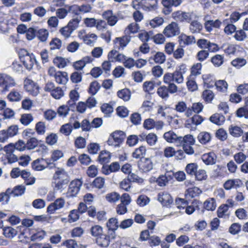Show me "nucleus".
I'll list each match as a JSON object with an SVG mask.
<instances>
[{
  "label": "nucleus",
  "instance_id": "nucleus-1",
  "mask_svg": "<svg viewBox=\"0 0 248 248\" xmlns=\"http://www.w3.org/2000/svg\"><path fill=\"white\" fill-rule=\"evenodd\" d=\"M53 179L55 180L54 188L57 190L62 191L70 181V177L63 169L58 168L53 176Z\"/></svg>",
  "mask_w": 248,
  "mask_h": 248
},
{
  "label": "nucleus",
  "instance_id": "nucleus-2",
  "mask_svg": "<svg viewBox=\"0 0 248 248\" xmlns=\"http://www.w3.org/2000/svg\"><path fill=\"white\" fill-rule=\"evenodd\" d=\"M125 138L124 133L120 130H118L112 133L109 136L107 142L110 146L119 147L124 141Z\"/></svg>",
  "mask_w": 248,
  "mask_h": 248
},
{
  "label": "nucleus",
  "instance_id": "nucleus-3",
  "mask_svg": "<svg viewBox=\"0 0 248 248\" xmlns=\"http://www.w3.org/2000/svg\"><path fill=\"white\" fill-rule=\"evenodd\" d=\"M174 143L176 146H181L186 143V144L193 145L195 143V140L191 135H187L185 137H178L173 132H171V143Z\"/></svg>",
  "mask_w": 248,
  "mask_h": 248
},
{
  "label": "nucleus",
  "instance_id": "nucleus-4",
  "mask_svg": "<svg viewBox=\"0 0 248 248\" xmlns=\"http://www.w3.org/2000/svg\"><path fill=\"white\" fill-rule=\"evenodd\" d=\"M82 185V182L79 179H75L71 181L66 192V197H76L79 192Z\"/></svg>",
  "mask_w": 248,
  "mask_h": 248
},
{
  "label": "nucleus",
  "instance_id": "nucleus-5",
  "mask_svg": "<svg viewBox=\"0 0 248 248\" xmlns=\"http://www.w3.org/2000/svg\"><path fill=\"white\" fill-rule=\"evenodd\" d=\"M24 52L25 54L23 56H20V59L26 68L30 70L32 68L34 62H37L32 53L30 54L25 50Z\"/></svg>",
  "mask_w": 248,
  "mask_h": 248
},
{
  "label": "nucleus",
  "instance_id": "nucleus-6",
  "mask_svg": "<svg viewBox=\"0 0 248 248\" xmlns=\"http://www.w3.org/2000/svg\"><path fill=\"white\" fill-rule=\"evenodd\" d=\"M188 202L184 199L178 198L175 200V205L172 207L171 215H174L178 212L183 213L185 208L187 206Z\"/></svg>",
  "mask_w": 248,
  "mask_h": 248
},
{
  "label": "nucleus",
  "instance_id": "nucleus-7",
  "mask_svg": "<svg viewBox=\"0 0 248 248\" xmlns=\"http://www.w3.org/2000/svg\"><path fill=\"white\" fill-rule=\"evenodd\" d=\"M139 170L142 172H148L153 169V163L151 158H144L138 163Z\"/></svg>",
  "mask_w": 248,
  "mask_h": 248
},
{
  "label": "nucleus",
  "instance_id": "nucleus-8",
  "mask_svg": "<svg viewBox=\"0 0 248 248\" xmlns=\"http://www.w3.org/2000/svg\"><path fill=\"white\" fill-rule=\"evenodd\" d=\"M4 151L5 152V157L9 163H13L18 160L17 157L14 154L15 148L12 144L4 146Z\"/></svg>",
  "mask_w": 248,
  "mask_h": 248
},
{
  "label": "nucleus",
  "instance_id": "nucleus-9",
  "mask_svg": "<svg viewBox=\"0 0 248 248\" xmlns=\"http://www.w3.org/2000/svg\"><path fill=\"white\" fill-rule=\"evenodd\" d=\"M24 88L28 93L33 96L37 95L39 93L38 86L30 79L25 80Z\"/></svg>",
  "mask_w": 248,
  "mask_h": 248
},
{
  "label": "nucleus",
  "instance_id": "nucleus-10",
  "mask_svg": "<svg viewBox=\"0 0 248 248\" xmlns=\"http://www.w3.org/2000/svg\"><path fill=\"white\" fill-rule=\"evenodd\" d=\"M131 40V36L129 35H124L120 37H116L113 41L115 47L119 49H124L128 44Z\"/></svg>",
  "mask_w": 248,
  "mask_h": 248
},
{
  "label": "nucleus",
  "instance_id": "nucleus-11",
  "mask_svg": "<svg viewBox=\"0 0 248 248\" xmlns=\"http://www.w3.org/2000/svg\"><path fill=\"white\" fill-rule=\"evenodd\" d=\"M64 204V200L62 198H58L48 206L47 212L50 214H54L56 210L62 208Z\"/></svg>",
  "mask_w": 248,
  "mask_h": 248
},
{
  "label": "nucleus",
  "instance_id": "nucleus-12",
  "mask_svg": "<svg viewBox=\"0 0 248 248\" xmlns=\"http://www.w3.org/2000/svg\"><path fill=\"white\" fill-rule=\"evenodd\" d=\"M111 235L103 233L96 238V244L101 247L106 248L108 246L110 243V239Z\"/></svg>",
  "mask_w": 248,
  "mask_h": 248
},
{
  "label": "nucleus",
  "instance_id": "nucleus-13",
  "mask_svg": "<svg viewBox=\"0 0 248 248\" xmlns=\"http://www.w3.org/2000/svg\"><path fill=\"white\" fill-rule=\"evenodd\" d=\"M26 187L23 185H18L13 189L7 188V192L10 193L11 196L18 197L22 195L25 191Z\"/></svg>",
  "mask_w": 248,
  "mask_h": 248
},
{
  "label": "nucleus",
  "instance_id": "nucleus-14",
  "mask_svg": "<svg viewBox=\"0 0 248 248\" xmlns=\"http://www.w3.org/2000/svg\"><path fill=\"white\" fill-rule=\"evenodd\" d=\"M107 226L108 231L111 232V238H114V232L119 227L117 219L116 218H110L107 223Z\"/></svg>",
  "mask_w": 248,
  "mask_h": 248
},
{
  "label": "nucleus",
  "instance_id": "nucleus-15",
  "mask_svg": "<svg viewBox=\"0 0 248 248\" xmlns=\"http://www.w3.org/2000/svg\"><path fill=\"white\" fill-rule=\"evenodd\" d=\"M46 160L43 158H38L31 163L32 168L36 171H41L46 168Z\"/></svg>",
  "mask_w": 248,
  "mask_h": 248
},
{
  "label": "nucleus",
  "instance_id": "nucleus-16",
  "mask_svg": "<svg viewBox=\"0 0 248 248\" xmlns=\"http://www.w3.org/2000/svg\"><path fill=\"white\" fill-rule=\"evenodd\" d=\"M178 42L181 45L182 43H183L184 45L187 46L195 43L196 40L193 36H187L186 34H182L178 37Z\"/></svg>",
  "mask_w": 248,
  "mask_h": 248
},
{
  "label": "nucleus",
  "instance_id": "nucleus-17",
  "mask_svg": "<svg viewBox=\"0 0 248 248\" xmlns=\"http://www.w3.org/2000/svg\"><path fill=\"white\" fill-rule=\"evenodd\" d=\"M158 200L163 206L168 207L170 205V195L168 192L159 193Z\"/></svg>",
  "mask_w": 248,
  "mask_h": 248
},
{
  "label": "nucleus",
  "instance_id": "nucleus-18",
  "mask_svg": "<svg viewBox=\"0 0 248 248\" xmlns=\"http://www.w3.org/2000/svg\"><path fill=\"white\" fill-rule=\"evenodd\" d=\"M157 1H148L147 0H141L140 3L142 8L146 11L154 10L156 8Z\"/></svg>",
  "mask_w": 248,
  "mask_h": 248
},
{
  "label": "nucleus",
  "instance_id": "nucleus-19",
  "mask_svg": "<svg viewBox=\"0 0 248 248\" xmlns=\"http://www.w3.org/2000/svg\"><path fill=\"white\" fill-rule=\"evenodd\" d=\"M202 159L203 162L207 165L215 164L216 162V156L213 153L203 155Z\"/></svg>",
  "mask_w": 248,
  "mask_h": 248
},
{
  "label": "nucleus",
  "instance_id": "nucleus-20",
  "mask_svg": "<svg viewBox=\"0 0 248 248\" xmlns=\"http://www.w3.org/2000/svg\"><path fill=\"white\" fill-rule=\"evenodd\" d=\"M55 81L60 84H65L68 81V74L65 72L58 71L55 77Z\"/></svg>",
  "mask_w": 248,
  "mask_h": 248
},
{
  "label": "nucleus",
  "instance_id": "nucleus-21",
  "mask_svg": "<svg viewBox=\"0 0 248 248\" xmlns=\"http://www.w3.org/2000/svg\"><path fill=\"white\" fill-rule=\"evenodd\" d=\"M210 121L217 125H220L225 122V117L219 113H215L212 115L209 118Z\"/></svg>",
  "mask_w": 248,
  "mask_h": 248
},
{
  "label": "nucleus",
  "instance_id": "nucleus-22",
  "mask_svg": "<svg viewBox=\"0 0 248 248\" xmlns=\"http://www.w3.org/2000/svg\"><path fill=\"white\" fill-rule=\"evenodd\" d=\"M146 149L145 146H141L136 148L132 153V156L134 158L142 159L146 154Z\"/></svg>",
  "mask_w": 248,
  "mask_h": 248
},
{
  "label": "nucleus",
  "instance_id": "nucleus-23",
  "mask_svg": "<svg viewBox=\"0 0 248 248\" xmlns=\"http://www.w3.org/2000/svg\"><path fill=\"white\" fill-rule=\"evenodd\" d=\"M46 235V232L45 231L38 229L36 230V232L32 233L31 236V240L32 241H41L42 240Z\"/></svg>",
  "mask_w": 248,
  "mask_h": 248
},
{
  "label": "nucleus",
  "instance_id": "nucleus-24",
  "mask_svg": "<svg viewBox=\"0 0 248 248\" xmlns=\"http://www.w3.org/2000/svg\"><path fill=\"white\" fill-rule=\"evenodd\" d=\"M90 232L92 236L96 238L103 233V229L100 225H95L91 228Z\"/></svg>",
  "mask_w": 248,
  "mask_h": 248
},
{
  "label": "nucleus",
  "instance_id": "nucleus-25",
  "mask_svg": "<svg viewBox=\"0 0 248 248\" xmlns=\"http://www.w3.org/2000/svg\"><path fill=\"white\" fill-rule=\"evenodd\" d=\"M172 17L177 21H183L188 18L187 13L181 11H177L174 12L172 15Z\"/></svg>",
  "mask_w": 248,
  "mask_h": 248
},
{
  "label": "nucleus",
  "instance_id": "nucleus-26",
  "mask_svg": "<svg viewBox=\"0 0 248 248\" xmlns=\"http://www.w3.org/2000/svg\"><path fill=\"white\" fill-rule=\"evenodd\" d=\"M169 93H170V88L163 86L159 88L157 90V93L159 96L164 99H167L169 98Z\"/></svg>",
  "mask_w": 248,
  "mask_h": 248
},
{
  "label": "nucleus",
  "instance_id": "nucleus-27",
  "mask_svg": "<svg viewBox=\"0 0 248 248\" xmlns=\"http://www.w3.org/2000/svg\"><path fill=\"white\" fill-rule=\"evenodd\" d=\"M4 235L9 238H13L17 233L16 229H14L12 227H6L3 229Z\"/></svg>",
  "mask_w": 248,
  "mask_h": 248
},
{
  "label": "nucleus",
  "instance_id": "nucleus-28",
  "mask_svg": "<svg viewBox=\"0 0 248 248\" xmlns=\"http://www.w3.org/2000/svg\"><path fill=\"white\" fill-rule=\"evenodd\" d=\"M81 16L73 17L69 21L67 25L71 29V30L74 31L78 27L79 24L81 22Z\"/></svg>",
  "mask_w": 248,
  "mask_h": 248
},
{
  "label": "nucleus",
  "instance_id": "nucleus-29",
  "mask_svg": "<svg viewBox=\"0 0 248 248\" xmlns=\"http://www.w3.org/2000/svg\"><path fill=\"white\" fill-rule=\"evenodd\" d=\"M48 31L46 29H37L36 37L41 42H45L48 36Z\"/></svg>",
  "mask_w": 248,
  "mask_h": 248
},
{
  "label": "nucleus",
  "instance_id": "nucleus-30",
  "mask_svg": "<svg viewBox=\"0 0 248 248\" xmlns=\"http://www.w3.org/2000/svg\"><path fill=\"white\" fill-rule=\"evenodd\" d=\"M22 97L21 93L15 90L11 91L7 96L8 99L11 102L19 101Z\"/></svg>",
  "mask_w": 248,
  "mask_h": 248
},
{
  "label": "nucleus",
  "instance_id": "nucleus-31",
  "mask_svg": "<svg viewBox=\"0 0 248 248\" xmlns=\"http://www.w3.org/2000/svg\"><path fill=\"white\" fill-rule=\"evenodd\" d=\"M170 179V175L168 174V175L165 174L164 175H161L159 177H158L157 179L155 178H152L151 181H155L156 180L157 184L160 186H165L168 183L169 180Z\"/></svg>",
  "mask_w": 248,
  "mask_h": 248
},
{
  "label": "nucleus",
  "instance_id": "nucleus-32",
  "mask_svg": "<svg viewBox=\"0 0 248 248\" xmlns=\"http://www.w3.org/2000/svg\"><path fill=\"white\" fill-rule=\"evenodd\" d=\"M229 130L230 134L234 137H239L243 134V130L237 126L231 125Z\"/></svg>",
  "mask_w": 248,
  "mask_h": 248
},
{
  "label": "nucleus",
  "instance_id": "nucleus-33",
  "mask_svg": "<svg viewBox=\"0 0 248 248\" xmlns=\"http://www.w3.org/2000/svg\"><path fill=\"white\" fill-rule=\"evenodd\" d=\"M16 83L14 79L8 75H5V80L4 81V87L2 91H7L9 88L15 86Z\"/></svg>",
  "mask_w": 248,
  "mask_h": 248
},
{
  "label": "nucleus",
  "instance_id": "nucleus-34",
  "mask_svg": "<svg viewBox=\"0 0 248 248\" xmlns=\"http://www.w3.org/2000/svg\"><path fill=\"white\" fill-rule=\"evenodd\" d=\"M198 166L197 163H192L188 164L185 168L186 173L190 175H195L198 170Z\"/></svg>",
  "mask_w": 248,
  "mask_h": 248
},
{
  "label": "nucleus",
  "instance_id": "nucleus-35",
  "mask_svg": "<svg viewBox=\"0 0 248 248\" xmlns=\"http://www.w3.org/2000/svg\"><path fill=\"white\" fill-rule=\"evenodd\" d=\"M202 192V191L199 188L194 187L187 189L186 196L187 198H194L199 196Z\"/></svg>",
  "mask_w": 248,
  "mask_h": 248
},
{
  "label": "nucleus",
  "instance_id": "nucleus-36",
  "mask_svg": "<svg viewBox=\"0 0 248 248\" xmlns=\"http://www.w3.org/2000/svg\"><path fill=\"white\" fill-rule=\"evenodd\" d=\"M66 7L68 9V13L73 15V17H75V16H80L79 15L81 13L79 5L77 4H74L70 6L66 5Z\"/></svg>",
  "mask_w": 248,
  "mask_h": 248
},
{
  "label": "nucleus",
  "instance_id": "nucleus-37",
  "mask_svg": "<svg viewBox=\"0 0 248 248\" xmlns=\"http://www.w3.org/2000/svg\"><path fill=\"white\" fill-rule=\"evenodd\" d=\"M110 159L109 153L106 151H102L98 156V160L102 164H106L108 163Z\"/></svg>",
  "mask_w": 248,
  "mask_h": 248
},
{
  "label": "nucleus",
  "instance_id": "nucleus-38",
  "mask_svg": "<svg viewBox=\"0 0 248 248\" xmlns=\"http://www.w3.org/2000/svg\"><path fill=\"white\" fill-rule=\"evenodd\" d=\"M181 67H183V65ZM182 67L179 70H176L172 74H171V80L175 81L178 83H181L183 81V77L182 73L180 71Z\"/></svg>",
  "mask_w": 248,
  "mask_h": 248
},
{
  "label": "nucleus",
  "instance_id": "nucleus-39",
  "mask_svg": "<svg viewBox=\"0 0 248 248\" xmlns=\"http://www.w3.org/2000/svg\"><path fill=\"white\" fill-rule=\"evenodd\" d=\"M198 139L201 143L205 144L210 140L211 135L208 132H202L199 134Z\"/></svg>",
  "mask_w": 248,
  "mask_h": 248
},
{
  "label": "nucleus",
  "instance_id": "nucleus-40",
  "mask_svg": "<svg viewBox=\"0 0 248 248\" xmlns=\"http://www.w3.org/2000/svg\"><path fill=\"white\" fill-rule=\"evenodd\" d=\"M118 96L125 101H128L130 97V92L127 89H124L117 92Z\"/></svg>",
  "mask_w": 248,
  "mask_h": 248
},
{
  "label": "nucleus",
  "instance_id": "nucleus-41",
  "mask_svg": "<svg viewBox=\"0 0 248 248\" xmlns=\"http://www.w3.org/2000/svg\"><path fill=\"white\" fill-rule=\"evenodd\" d=\"M140 27L139 25L136 23H132L130 24L124 31L125 34H129L130 33H137Z\"/></svg>",
  "mask_w": 248,
  "mask_h": 248
},
{
  "label": "nucleus",
  "instance_id": "nucleus-42",
  "mask_svg": "<svg viewBox=\"0 0 248 248\" xmlns=\"http://www.w3.org/2000/svg\"><path fill=\"white\" fill-rule=\"evenodd\" d=\"M236 115L238 117H244L246 119H248V106L244 105L239 108L236 112Z\"/></svg>",
  "mask_w": 248,
  "mask_h": 248
},
{
  "label": "nucleus",
  "instance_id": "nucleus-43",
  "mask_svg": "<svg viewBox=\"0 0 248 248\" xmlns=\"http://www.w3.org/2000/svg\"><path fill=\"white\" fill-rule=\"evenodd\" d=\"M100 88V85L99 83L97 81H94L90 84L88 92L92 95H94L97 93Z\"/></svg>",
  "mask_w": 248,
  "mask_h": 248
},
{
  "label": "nucleus",
  "instance_id": "nucleus-44",
  "mask_svg": "<svg viewBox=\"0 0 248 248\" xmlns=\"http://www.w3.org/2000/svg\"><path fill=\"white\" fill-rule=\"evenodd\" d=\"M202 28V25L200 22L197 21H193L190 23L189 30L192 33L199 32Z\"/></svg>",
  "mask_w": 248,
  "mask_h": 248
},
{
  "label": "nucleus",
  "instance_id": "nucleus-45",
  "mask_svg": "<svg viewBox=\"0 0 248 248\" xmlns=\"http://www.w3.org/2000/svg\"><path fill=\"white\" fill-rule=\"evenodd\" d=\"M73 129L72 124L70 123H67L62 125L60 129V131L61 133L64 134L65 136H69Z\"/></svg>",
  "mask_w": 248,
  "mask_h": 248
},
{
  "label": "nucleus",
  "instance_id": "nucleus-46",
  "mask_svg": "<svg viewBox=\"0 0 248 248\" xmlns=\"http://www.w3.org/2000/svg\"><path fill=\"white\" fill-rule=\"evenodd\" d=\"M149 202V198L145 195H140L137 199V203L141 207L145 206Z\"/></svg>",
  "mask_w": 248,
  "mask_h": 248
},
{
  "label": "nucleus",
  "instance_id": "nucleus-47",
  "mask_svg": "<svg viewBox=\"0 0 248 248\" xmlns=\"http://www.w3.org/2000/svg\"><path fill=\"white\" fill-rule=\"evenodd\" d=\"M33 121V117L31 114H24L20 119V121L24 125H29Z\"/></svg>",
  "mask_w": 248,
  "mask_h": 248
},
{
  "label": "nucleus",
  "instance_id": "nucleus-48",
  "mask_svg": "<svg viewBox=\"0 0 248 248\" xmlns=\"http://www.w3.org/2000/svg\"><path fill=\"white\" fill-rule=\"evenodd\" d=\"M211 62L217 67H219L223 63V56L221 55L217 54L211 59Z\"/></svg>",
  "mask_w": 248,
  "mask_h": 248
},
{
  "label": "nucleus",
  "instance_id": "nucleus-49",
  "mask_svg": "<svg viewBox=\"0 0 248 248\" xmlns=\"http://www.w3.org/2000/svg\"><path fill=\"white\" fill-rule=\"evenodd\" d=\"M215 85L217 90L222 92H225L228 88L227 83L223 80H220L216 82Z\"/></svg>",
  "mask_w": 248,
  "mask_h": 248
},
{
  "label": "nucleus",
  "instance_id": "nucleus-50",
  "mask_svg": "<svg viewBox=\"0 0 248 248\" xmlns=\"http://www.w3.org/2000/svg\"><path fill=\"white\" fill-rule=\"evenodd\" d=\"M204 208L207 210L213 211L217 206L215 200L212 198L210 200H207L204 202Z\"/></svg>",
  "mask_w": 248,
  "mask_h": 248
},
{
  "label": "nucleus",
  "instance_id": "nucleus-51",
  "mask_svg": "<svg viewBox=\"0 0 248 248\" xmlns=\"http://www.w3.org/2000/svg\"><path fill=\"white\" fill-rule=\"evenodd\" d=\"M194 176L196 180L198 181L205 180L207 178L206 171L202 169L198 170Z\"/></svg>",
  "mask_w": 248,
  "mask_h": 248
},
{
  "label": "nucleus",
  "instance_id": "nucleus-52",
  "mask_svg": "<svg viewBox=\"0 0 248 248\" xmlns=\"http://www.w3.org/2000/svg\"><path fill=\"white\" fill-rule=\"evenodd\" d=\"M153 36V32L152 31L146 32L144 31L139 34V39L144 43L148 42L150 38Z\"/></svg>",
  "mask_w": 248,
  "mask_h": 248
},
{
  "label": "nucleus",
  "instance_id": "nucleus-53",
  "mask_svg": "<svg viewBox=\"0 0 248 248\" xmlns=\"http://www.w3.org/2000/svg\"><path fill=\"white\" fill-rule=\"evenodd\" d=\"M241 225L238 223H232L229 228V232L232 235L238 234L241 231Z\"/></svg>",
  "mask_w": 248,
  "mask_h": 248
},
{
  "label": "nucleus",
  "instance_id": "nucleus-54",
  "mask_svg": "<svg viewBox=\"0 0 248 248\" xmlns=\"http://www.w3.org/2000/svg\"><path fill=\"white\" fill-rule=\"evenodd\" d=\"M54 64L59 68H62L66 66V60L60 57H57L53 60Z\"/></svg>",
  "mask_w": 248,
  "mask_h": 248
},
{
  "label": "nucleus",
  "instance_id": "nucleus-55",
  "mask_svg": "<svg viewBox=\"0 0 248 248\" xmlns=\"http://www.w3.org/2000/svg\"><path fill=\"white\" fill-rule=\"evenodd\" d=\"M70 109L68 106L62 105L59 107L57 112L59 116L62 117H66L68 114V112Z\"/></svg>",
  "mask_w": 248,
  "mask_h": 248
},
{
  "label": "nucleus",
  "instance_id": "nucleus-56",
  "mask_svg": "<svg viewBox=\"0 0 248 248\" xmlns=\"http://www.w3.org/2000/svg\"><path fill=\"white\" fill-rule=\"evenodd\" d=\"M151 60H152V58H150L149 61ZM152 60L156 63H162L165 61V56L164 53L158 52L155 54Z\"/></svg>",
  "mask_w": 248,
  "mask_h": 248
},
{
  "label": "nucleus",
  "instance_id": "nucleus-57",
  "mask_svg": "<svg viewBox=\"0 0 248 248\" xmlns=\"http://www.w3.org/2000/svg\"><path fill=\"white\" fill-rule=\"evenodd\" d=\"M246 63V60L244 58H236L233 60L231 62L233 66L238 69L245 65Z\"/></svg>",
  "mask_w": 248,
  "mask_h": 248
},
{
  "label": "nucleus",
  "instance_id": "nucleus-58",
  "mask_svg": "<svg viewBox=\"0 0 248 248\" xmlns=\"http://www.w3.org/2000/svg\"><path fill=\"white\" fill-rule=\"evenodd\" d=\"M38 144V140L36 138H31L26 143L27 148L29 150L34 149Z\"/></svg>",
  "mask_w": 248,
  "mask_h": 248
},
{
  "label": "nucleus",
  "instance_id": "nucleus-59",
  "mask_svg": "<svg viewBox=\"0 0 248 248\" xmlns=\"http://www.w3.org/2000/svg\"><path fill=\"white\" fill-rule=\"evenodd\" d=\"M51 94L54 98L58 99L63 96L64 93L62 88L60 87H57L52 91Z\"/></svg>",
  "mask_w": 248,
  "mask_h": 248
},
{
  "label": "nucleus",
  "instance_id": "nucleus-60",
  "mask_svg": "<svg viewBox=\"0 0 248 248\" xmlns=\"http://www.w3.org/2000/svg\"><path fill=\"white\" fill-rule=\"evenodd\" d=\"M73 31L67 25L60 30L61 34L65 38L69 37Z\"/></svg>",
  "mask_w": 248,
  "mask_h": 248
},
{
  "label": "nucleus",
  "instance_id": "nucleus-61",
  "mask_svg": "<svg viewBox=\"0 0 248 248\" xmlns=\"http://www.w3.org/2000/svg\"><path fill=\"white\" fill-rule=\"evenodd\" d=\"M37 28H29L26 32V37L29 40H31L36 37Z\"/></svg>",
  "mask_w": 248,
  "mask_h": 248
},
{
  "label": "nucleus",
  "instance_id": "nucleus-62",
  "mask_svg": "<svg viewBox=\"0 0 248 248\" xmlns=\"http://www.w3.org/2000/svg\"><path fill=\"white\" fill-rule=\"evenodd\" d=\"M120 187L125 191H128L131 188V182L128 177L124 179L120 183Z\"/></svg>",
  "mask_w": 248,
  "mask_h": 248
},
{
  "label": "nucleus",
  "instance_id": "nucleus-63",
  "mask_svg": "<svg viewBox=\"0 0 248 248\" xmlns=\"http://www.w3.org/2000/svg\"><path fill=\"white\" fill-rule=\"evenodd\" d=\"M105 184V180L104 178L98 177L96 178L93 182V186L99 189L103 187Z\"/></svg>",
  "mask_w": 248,
  "mask_h": 248
},
{
  "label": "nucleus",
  "instance_id": "nucleus-64",
  "mask_svg": "<svg viewBox=\"0 0 248 248\" xmlns=\"http://www.w3.org/2000/svg\"><path fill=\"white\" fill-rule=\"evenodd\" d=\"M63 156V154L61 151L56 150H54L52 153L51 158L50 159H51L53 162H55L62 157Z\"/></svg>",
  "mask_w": 248,
  "mask_h": 248
}]
</instances>
